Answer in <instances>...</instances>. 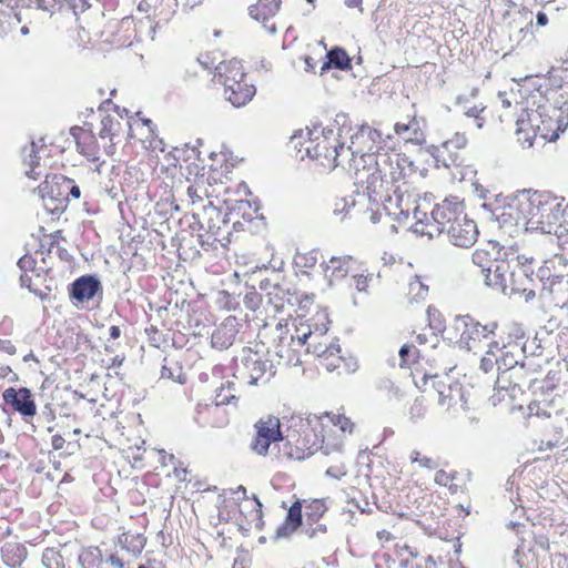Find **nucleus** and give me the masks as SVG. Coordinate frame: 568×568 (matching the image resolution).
<instances>
[{
    "label": "nucleus",
    "mask_w": 568,
    "mask_h": 568,
    "mask_svg": "<svg viewBox=\"0 0 568 568\" xmlns=\"http://www.w3.org/2000/svg\"><path fill=\"white\" fill-rule=\"evenodd\" d=\"M373 131L369 126H362L358 134L352 136L351 145L344 143L335 144V149L328 150V166H343L354 170L356 192L363 189L362 196L369 201L395 202L400 211L398 214H408L409 207L404 200L406 183L403 181L405 162L397 153L377 152L361 153L356 145L357 140L364 136L372 138Z\"/></svg>",
    "instance_id": "nucleus-1"
},
{
    "label": "nucleus",
    "mask_w": 568,
    "mask_h": 568,
    "mask_svg": "<svg viewBox=\"0 0 568 568\" xmlns=\"http://www.w3.org/2000/svg\"><path fill=\"white\" fill-rule=\"evenodd\" d=\"M460 216H466L463 206L458 202L445 200L437 204L428 217L426 213H422L419 207H414L413 217L416 220L414 230L417 233L433 237L435 234L447 232Z\"/></svg>",
    "instance_id": "nucleus-2"
},
{
    "label": "nucleus",
    "mask_w": 568,
    "mask_h": 568,
    "mask_svg": "<svg viewBox=\"0 0 568 568\" xmlns=\"http://www.w3.org/2000/svg\"><path fill=\"white\" fill-rule=\"evenodd\" d=\"M454 327L460 333L458 339L460 346L476 354L481 349V343L494 335L497 324L481 325L469 316H457L454 320Z\"/></svg>",
    "instance_id": "nucleus-3"
},
{
    "label": "nucleus",
    "mask_w": 568,
    "mask_h": 568,
    "mask_svg": "<svg viewBox=\"0 0 568 568\" xmlns=\"http://www.w3.org/2000/svg\"><path fill=\"white\" fill-rule=\"evenodd\" d=\"M324 513V505L320 500L306 501L297 499L293 503L286 513L282 528L276 532H294L298 528L312 526Z\"/></svg>",
    "instance_id": "nucleus-4"
},
{
    "label": "nucleus",
    "mask_w": 568,
    "mask_h": 568,
    "mask_svg": "<svg viewBox=\"0 0 568 568\" xmlns=\"http://www.w3.org/2000/svg\"><path fill=\"white\" fill-rule=\"evenodd\" d=\"M529 258L516 255L515 252L504 251L503 256L497 260L491 267V272H484L481 275L487 286L506 294L507 284L514 275L515 266H524Z\"/></svg>",
    "instance_id": "nucleus-5"
},
{
    "label": "nucleus",
    "mask_w": 568,
    "mask_h": 568,
    "mask_svg": "<svg viewBox=\"0 0 568 568\" xmlns=\"http://www.w3.org/2000/svg\"><path fill=\"white\" fill-rule=\"evenodd\" d=\"M499 229L510 237H516L527 232V222H525L519 197L509 199L501 206L491 211Z\"/></svg>",
    "instance_id": "nucleus-6"
},
{
    "label": "nucleus",
    "mask_w": 568,
    "mask_h": 568,
    "mask_svg": "<svg viewBox=\"0 0 568 568\" xmlns=\"http://www.w3.org/2000/svg\"><path fill=\"white\" fill-rule=\"evenodd\" d=\"M548 112L545 106L523 109L516 121L518 142L531 148L538 142V132Z\"/></svg>",
    "instance_id": "nucleus-7"
},
{
    "label": "nucleus",
    "mask_w": 568,
    "mask_h": 568,
    "mask_svg": "<svg viewBox=\"0 0 568 568\" xmlns=\"http://www.w3.org/2000/svg\"><path fill=\"white\" fill-rule=\"evenodd\" d=\"M295 336L284 328L281 324L276 326V342L273 345V352L285 365L297 366L302 364L301 349L295 345Z\"/></svg>",
    "instance_id": "nucleus-8"
},
{
    "label": "nucleus",
    "mask_w": 568,
    "mask_h": 568,
    "mask_svg": "<svg viewBox=\"0 0 568 568\" xmlns=\"http://www.w3.org/2000/svg\"><path fill=\"white\" fill-rule=\"evenodd\" d=\"M538 276L542 281L540 297L544 300L551 297L556 305L565 304V297L568 294V274L550 275V268L542 266L538 271Z\"/></svg>",
    "instance_id": "nucleus-9"
},
{
    "label": "nucleus",
    "mask_w": 568,
    "mask_h": 568,
    "mask_svg": "<svg viewBox=\"0 0 568 568\" xmlns=\"http://www.w3.org/2000/svg\"><path fill=\"white\" fill-rule=\"evenodd\" d=\"M448 226L449 229L446 233L454 245L468 247L476 242L478 235L477 225L467 216H460Z\"/></svg>",
    "instance_id": "nucleus-10"
},
{
    "label": "nucleus",
    "mask_w": 568,
    "mask_h": 568,
    "mask_svg": "<svg viewBox=\"0 0 568 568\" xmlns=\"http://www.w3.org/2000/svg\"><path fill=\"white\" fill-rule=\"evenodd\" d=\"M494 347L497 349L498 354V376L496 379V388L499 390H507V384H504V382L508 378V372L520 365L523 363L520 357L524 356L520 351L517 349V354H515L506 346L499 347L496 342H494Z\"/></svg>",
    "instance_id": "nucleus-11"
},
{
    "label": "nucleus",
    "mask_w": 568,
    "mask_h": 568,
    "mask_svg": "<svg viewBox=\"0 0 568 568\" xmlns=\"http://www.w3.org/2000/svg\"><path fill=\"white\" fill-rule=\"evenodd\" d=\"M559 214H561V202L556 199H542L538 230L557 236L558 229L560 227L558 226Z\"/></svg>",
    "instance_id": "nucleus-12"
},
{
    "label": "nucleus",
    "mask_w": 568,
    "mask_h": 568,
    "mask_svg": "<svg viewBox=\"0 0 568 568\" xmlns=\"http://www.w3.org/2000/svg\"><path fill=\"white\" fill-rule=\"evenodd\" d=\"M3 399L24 417H32L36 415V403L32 399L31 392L26 387L20 389H6L3 393Z\"/></svg>",
    "instance_id": "nucleus-13"
},
{
    "label": "nucleus",
    "mask_w": 568,
    "mask_h": 568,
    "mask_svg": "<svg viewBox=\"0 0 568 568\" xmlns=\"http://www.w3.org/2000/svg\"><path fill=\"white\" fill-rule=\"evenodd\" d=\"M240 323L235 316H227L213 332L211 343L219 349L229 348L239 333Z\"/></svg>",
    "instance_id": "nucleus-14"
},
{
    "label": "nucleus",
    "mask_w": 568,
    "mask_h": 568,
    "mask_svg": "<svg viewBox=\"0 0 568 568\" xmlns=\"http://www.w3.org/2000/svg\"><path fill=\"white\" fill-rule=\"evenodd\" d=\"M505 250L495 241L475 250L471 255L473 264L480 268V273L491 272L493 264L503 256Z\"/></svg>",
    "instance_id": "nucleus-15"
},
{
    "label": "nucleus",
    "mask_w": 568,
    "mask_h": 568,
    "mask_svg": "<svg viewBox=\"0 0 568 568\" xmlns=\"http://www.w3.org/2000/svg\"><path fill=\"white\" fill-rule=\"evenodd\" d=\"M215 77L224 88L235 85L237 81L244 80L245 73L239 60L223 61L216 67Z\"/></svg>",
    "instance_id": "nucleus-16"
},
{
    "label": "nucleus",
    "mask_w": 568,
    "mask_h": 568,
    "mask_svg": "<svg viewBox=\"0 0 568 568\" xmlns=\"http://www.w3.org/2000/svg\"><path fill=\"white\" fill-rule=\"evenodd\" d=\"M518 197L524 220L527 222V231L538 230L542 197L540 195L529 196L528 194H521Z\"/></svg>",
    "instance_id": "nucleus-17"
},
{
    "label": "nucleus",
    "mask_w": 568,
    "mask_h": 568,
    "mask_svg": "<svg viewBox=\"0 0 568 568\" xmlns=\"http://www.w3.org/2000/svg\"><path fill=\"white\" fill-rule=\"evenodd\" d=\"M255 87L246 83L244 80L237 81L235 85L224 88V98L233 106L240 108L250 102L255 95Z\"/></svg>",
    "instance_id": "nucleus-18"
},
{
    "label": "nucleus",
    "mask_w": 568,
    "mask_h": 568,
    "mask_svg": "<svg viewBox=\"0 0 568 568\" xmlns=\"http://www.w3.org/2000/svg\"><path fill=\"white\" fill-rule=\"evenodd\" d=\"M100 288L101 283L95 277L85 275L73 282L70 294L74 300L85 302L93 298Z\"/></svg>",
    "instance_id": "nucleus-19"
},
{
    "label": "nucleus",
    "mask_w": 568,
    "mask_h": 568,
    "mask_svg": "<svg viewBox=\"0 0 568 568\" xmlns=\"http://www.w3.org/2000/svg\"><path fill=\"white\" fill-rule=\"evenodd\" d=\"M242 364L248 374V384L256 385L257 381L266 373L271 365L267 361L261 359L256 353L248 352L241 358Z\"/></svg>",
    "instance_id": "nucleus-20"
},
{
    "label": "nucleus",
    "mask_w": 568,
    "mask_h": 568,
    "mask_svg": "<svg viewBox=\"0 0 568 568\" xmlns=\"http://www.w3.org/2000/svg\"><path fill=\"white\" fill-rule=\"evenodd\" d=\"M351 261L352 258L349 256H333L325 265H322L324 273L331 283L334 280L344 278L349 273Z\"/></svg>",
    "instance_id": "nucleus-21"
},
{
    "label": "nucleus",
    "mask_w": 568,
    "mask_h": 568,
    "mask_svg": "<svg viewBox=\"0 0 568 568\" xmlns=\"http://www.w3.org/2000/svg\"><path fill=\"white\" fill-rule=\"evenodd\" d=\"M256 435L260 437L273 439L276 442L283 440V435L281 432V423L280 419L275 416H266L261 418L255 424Z\"/></svg>",
    "instance_id": "nucleus-22"
},
{
    "label": "nucleus",
    "mask_w": 568,
    "mask_h": 568,
    "mask_svg": "<svg viewBox=\"0 0 568 568\" xmlns=\"http://www.w3.org/2000/svg\"><path fill=\"white\" fill-rule=\"evenodd\" d=\"M281 6V0H257L250 7V16L256 21L265 22L274 17Z\"/></svg>",
    "instance_id": "nucleus-23"
},
{
    "label": "nucleus",
    "mask_w": 568,
    "mask_h": 568,
    "mask_svg": "<svg viewBox=\"0 0 568 568\" xmlns=\"http://www.w3.org/2000/svg\"><path fill=\"white\" fill-rule=\"evenodd\" d=\"M60 181H64L63 175L45 176V180L38 187L40 199L44 201L48 197L54 203L58 196L62 194V191H60Z\"/></svg>",
    "instance_id": "nucleus-24"
},
{
    "label": "nucleus",
    "mask_w": 568,
    "mask_h": 568,
    "mask_svg": "<svg viewBox=\"0 0 568 568\" xmlns=\"http://www.w3.org/2000/svg\"><path fill=\"white\" fill-rule=\"evenodd\" d=\"M22 158L24 165L30 168L28 171H26V174L33 180L39 179L42 175V171L39 156L37 155L34 142H31L30 145L23 148Z\"/></svg>",
    "instance_id": "nucleus-25"
},
{
    "label": "nucleus",
    "mask_w": 568,
    "mask_h": 568,
    "mask_svg": "<svg viewBox=\"0 0 568 568\" xmlns=\"http://www.w3.org/2000/svg\"><path fill=\"white\" fill-rule=\"evenodd\" d=\"M306 351L308 353L314 354L315 356L326 361L329 359L331 356H334L335 354L341 353V347L338 344L331 343L327 344L326 342H321L318 339H312L306 345Z\"/></svg>",
    "instance_id": "nucleus-26"
},
{
    "label": "nucleus",
    "mask_w": 568,
    "mask_h": 568,
    "mask_svg": "<svg viewBox=\"0 0 568 568\" xmlns=\"http://www.w3.org/2000/svg\"><path fill=\"white\" fill-rule=\"evenodd\" d=\"M560 123L554 115H547L538 132V142L545 144L547 141H556L559 138Z\"/></svg>",
    "instance_id": "nucleus-27"
},
{
    "label": "nucleus",
    "mask_w": 568,
    "mask_h": 568,
    "mask_svg": "<svg viewBox=\"0 0 568 568\" xmlns=\"http://www.w3.org/2000/svg\"><path fill=\"white\" fill-rule=\"evenodd\" d=\"M326 58L327 61L323 63L322 72L329 69L331 65H334L339 70H346L351 68V59L347 55V53L341 48H335L328 51Z\"/></svg>",
    "instance_id": "nucleus-28"
},
{
    "label": "nucleus",
    "mask_w": 568,
    "mask_h": 568,
    "mask_svg": "<svg viewBox=\"0 0 568 568\" xmlns=\"http://www.w3.org/2000/svg\"><path fill=\"white\" fill-rule=\"evenodd\" d=\"M323 139L318 141L316 144L313 145V142H311L310 145L305 148L306 153L308 156L314 159H323L322 164L325 166H328V150L327 149H335V144H331L328 141V136L325 134V131H323Z\"/></svg>",
    "instance_id": "nucleus-29"
},
{
    "label": "nucleus",
    "mask_w": 568,
    "mask_h": 568,
    "mask_svg": "<svg viewBox=\"0 0 568 568\" xmlns=\"http://www.w3.org/2000/svg\"><path fill=\"white\" fill-rule=\"evenodd\" d=\"M236 400L235 384L233 382L223 383L215 390L214 403L216 406L227 405Z\"/></svg>",
    "instance_id": "nucleus-30"
},
{
    "label": "nucleus",
    "mask_w": 568,
    "mask_h": 568,
    "mask_svg": "<svg viewBox=\"0 0 568 568\" xmlns=\"http://www.w3.org/2000/svg\"><path fill=\"white\" fill-rule=\"evenodd\" d=\"M487 346L488 349L480 357L479 368L486 374L494 371L498 373V354L497 349L494 347V342H489Z\"/></svg>",
    "instance_id": "nucleus-31"
},
{
    "label": "nucleus",
    "mask_w": 568,
    "mask_h": 568,
    "mask_svg": "<svg viewBox=\"0 0 568 568\" xmlns=\"http://www.w3.org/2000/svg\"><path fill=\"white\" fill-rule=\"evenodd\" d=\"M122 123L116 119L108 115L101 121V130L99 132L101 138H109L111 141L114 136L119 135Z\"/></svg>",
    "instance_id": "nucleus-32"
},
{
    "label": "nucleus",
    "mask_w": 568,
    "mask_h": 568,
    "mask_svg": "<svg viewBox=\"0 0 568 568\" xmlns=\"http://www.w3.org/2000/svg\"><path fill=\"white\" fill-rule=\"evenodd\" d=\"M428 294V286L419 277L415 276L408 284V297L410 302L424 301Z\"/></svg>",
    "instance_id": "nucleus-33"
},
{
    "label": "nucleus",
    "mask_w": 568,
    "mask_h": 568,
    "mask_svg": "<svg viewBox=\"0 0 568 568\" xmlns=\"http://www.w3.org/2000/svg\"><path fill=\"white\" fill-rule=\"evenodd\" d=\"M295 336V345L298 347H304L308 344L312 339H318L322 338V334H317L315 332H312L308 325H301L300 327H296V335Z\"/></svg>",
    "instance_id": "nucleus-34"
},
{
    "label": "nucleus",
    "mask_w": 568,
    "mask_h": 568,
    "mask_svg": "<svg viewBox=\"0 0 568 568\" xmlns=\"http://www.w3.org/2000/svg\"><path fill=\"white\" fill-rule=\"evenodd\" d=\"M526 374L527 372L524 363L515 367L513 371L510 369L508 372V378L504 382V384H507V389L510 387H520V383L525 379Z\"/></svg>",
    "instance_id": "nucleus-35"
},
{
    "label": "nucleus",
    "mask_w": 568,
    "mask_h": 568,
    "mask_svg": "<svg viewBox=\"0 0 568 568\" xmlns=\"http://www.w3.org/2000/svg\"><path fill=\"white\" fill-rule=\"evenodd\" d=\"M467 138L465 136L464 133H455V135L452 139L443 142L442 149L443 151H447L448 153L454 154L457 151L465 148Z\"/></svg>",
    "instance_id": "nucleus-36"
},
{
    "label": "nucleus",
    "mask_w": 568,
    "mask_h": 568,
    "mask_svg": "<svg viewBox=\"0 0 568 568\" xmlns=\"http://www.w3.org/2000/svg\"><path fill=\"white\" fill-rule=\"evenodd\" d=\"M356 195H357V200L355 199H352L351 202L347 201V199H342L341 201L336 202L335 203V209H334V213L335 214H339L344 211H346L347 207L349 206H355L357 204L359 205H363L366 201L367 202H371L367 196L366 197H363L362 195H358V193L355 191ZM363 193V189L359 187V194ZM373 203H377L378 201H372Z\"/></svg>",
    "instance_id": "nucleus-37"
},
{
    "label": "nucleus",
    "mask_w": 568,
    "mask_h": 568,
    "mask_svg": "<svg viewBox=\"0 0 568 568\" xmlns=\"http://www.w3.org/2000/svg\"><path fill=\"white\" fill-rule=\"evenodd\" d=\"M278 442L260 437L258 435L255 436L254 440L251 444V448L261 456H266L268 454V450L272 445L276 446Z\"/></svg>",
    "instance_id": "nucleus-38"
},
{
    "label": "nucleus",
    "mask_w": 568,
    "mask_h": 568,
    "mask_svg": "<svg viewBox=\"0 0 568 568\" xmlns=\"http://www.w3.org/2000/svg\"><path fill=\"white\" fill-rule=\"evenodd\" d=\"M558 233L557 237L560 241L561 245H568V215H567V205L565 207L561 206V214H559L558 222Z\"/></svg>",
    "instance_id": "nucleus-39"
},
{
    "label": "nucleus",
    "mask_w": 568,
    "mask_h": 568,
    "mask_svg": "<svg viewBox=\"0 0 568 568\" xmlns=\"http://www.w3.org/2000/svg\"><path fill=\"white\" fill-rule=\"evenodd\" d=\"M331 422L333 423L334 426H337L342 433H353V428L355 425L346 416L339 414H332Z\"/></svg>",
    "instance_id": "nucleus-40"
},
{
    "label": "nucleus",
    "mask_w": 568,
    "mask_h": 568,
    "mask_svg": "<svg viewBox=\"0 0 568 568\" xmlns=\"http://www.w3.org/2000/svg\"><path fill=\"white\" fill-rule=\"evenodd\" d=\"M454 477L445 470H438L435 475V483L439 486L448 487L452 491H456L457 486L453 484Z\"/></svg>",
    "instance_id": "nucleus-41"
},
{
    "label": "nucleus",
    "mask_w": 568,
    "mask_h": 568,
    "mask_svg": "<svg viewBox=\"0 0 568 568\" xmlns=\"http://www.w3.org/2000/svg\"><path fill=\"white\" fill-rule=\"evenodd\" d=\"M426 414V407L422 399L416 398L410 406L409 417L413 422L422 419Z\"/></svg>",
    "instance_id": "nucleus-42"
},
{
    "label": "nucleus",
    "mask_w": 568,
    "mask_h": 568,
    "mask_svg": "<svg viewBox=\"0 0 568 568\" xmlns=\"http://www.w3.org/2000/svg\"><path fill=\"white\" fill-rule=\"evenodd\" d=\"M205 194L206 190L197 184L187 187V195L193 205L196 203H202Z\"/></svg>",
    "instance_id": "nucleus-43"
},
{
    "label": "nucleus",
    "mask_w": 568,
    "mask_h": 568,
    "mask_svg": "<svg viewBox=\"0 0 568 568\" xmlns=\"http://www.w3.org/2000/svg\"><path fill=\"white\" fill-rule=\"evenodd\" d=\"M61 189L67 191L68 195H71L75 200H78L81 195L79 186L72 184V181L67 178H64V181H60V190Z\"/></svg>",
    "instance_id": "nucleus-44"
},
{
    "label": "nucleus",
    "mask_w": 568,
    "mask_h": 568,
    "mask_svg": "<svg viewBox=\"0 0 568 568\" xmlns=\"http://www.w3.org/2000/svg\"><path fill=\"white\" fill-rule=\"evenodd\" d=\"M412 463H418L424 468H434L435 463L433 459L428 457H420V453L417 450H413L410 454Z\"/></svg>",
    "instance_id": "nucleus-45"
},
{
    "label": "nucleus",
    "mask_w": 568,
    "mask_h": 568,
    "mask_svg": "<svg viewBox=\"0 0 568 568\" xmlns=\"http://www.w3.org/2000/svg\"><path fill=\"white\" fill-rule=\"evenodd\" d=\"M346 473H347V469L343 463H341L338 465L329 466L326 469V475L329 477L336 478V479L342 478L343 476L346 475Z\"/></svg>",
    "instance_id": "nucleus-46"
},
{
    "label": "nucleus",
    "mask_w": 568,
    "mask_h": 568,
    "mask_svg": "<svg viewBox=\"0 0 568 568\" xmlns=\"http://www.w3.org/2000/svg\"><path fill=\"white\" fill-rule=\"evenodd\" d=\"M295 263L300 266L312 267L316 264V257L313 255H296Z\"/></svg>",
    "instance_id": "nucleus-47"
},
{
    "label": "nucleus",
    "mask_w": 568,
    "mask_h": 568,
    "mask_svg": "<svg viewBox=\"0 0 568 568\" xmlns=\"http://www.w3.org/2000/svg\"><path fill=\"white\" fill-rule=\"evenodd\" d=\"M342 362V357L339 356V354H335L334 356H331L329 359H322V365L327 369V371H334L336 368L339 367V363Z\"/></svg>",
    "instance_id": "nucleus-48"
},
{
    "label": "nucleus",
    "mask_w": 568,
    "mask_h": 568,
    "mask_svg": "<svg viewBox=\"0 0 568 568\" xmlns=\"http://www.w3.org/2000/svg\"><path fill=\"white\" fill-rule=\"evenodd\" d=\"M354 282V286L358 292H365L368 287L367 276L364 275H353L352 277Z\"/></svg>",
    "instance_id": "nucleus-49"
},
{
    "label": "nucleus",
    "mask_w": 568,
    "mask_h": 568,
    "mask_svg": "<svg viewBox=\"0 0 568 568\" xmlns=\"http://www.w3.org/2000/svg\"><path fill=\"white\" fill-rule=\"evenodd\" d=\"M412 351V347L408 346V345H403L399 349V356H400V366L403 367L404 365L408 364V361H407V356L408 354L410 353Z\"/></svg>",
    "instance_id": "nucleus-50"
},
{
    "label": "nucleus",
    "mask_w": 568,
    "mask_h": 568,
    "mask_svg": "<svg viewBox=\"0 0 568 568\" xmlns=\"http://www.w3.org/2000/svg\"><path fill=\"white\" fill-rule=\"evenodd\" d=\"M64 438L61 435L52 436L51 445L54 450H60L64 446Z\"/></svg>",
    "instance_id": "nucleus-51"
},
{
    "label": "nucleus",
    "mask_w": 568,
    "mask_h": 568,
    "mask_svg": "<svg viewBox=\"0 0 568 568\" xmlns=\"http://www.w3.org/2000/svg\"><path fill=\"white\" fill-rule=\"evenodd\" d=\"M485 108H479L477 105L473 106V108H469L465 114L468 116V118H474V119H478V116L484 112Z\"/></svg>",
    "instance_id": "nucleus-52"
},
{
    "label": "nucleus",
    "mask_w": 568,
    "mask_h": 568,
    "mask_svg": "<svg viewBox=\"0 0 568 568\" xmlns=\"http://www.w3.org/2000/svg\"><path fill=\"white\" fill-rule=\"evenodd\" d=\"M133 539L135 541L134 546H133V551L134 552H140L142 550V548L144 547V540L143 538L141 537V535H136V536H133Z\"/></svg>",
    "instance_id": "nucleus-53"
},
{
    "label": "nucleus",
    "mask_w": 568,
    "mask_h": 568,
    "mask_svg": "<svg viewBox=\"0 0 568 568\" xmlns=\"http://www.w3.org/2000/svg\"><path fill=\"white\" fill-rule=\"evenodd\" d=\"M548 23V17L545 12L539 11L536 16V24L538 27H545Z\"/></svg>",
    "instance_id": "nucleus-54"
},
{
    "label": "nucleus",
    "mask_w": 568,
    "mask_h": 568,
    "mask_svg": "<svg viewBox=\"0 0 568 568\" xmlns=\"http://www.w3.org/2000/svg\"><path fill=\"white\" fill-rule=\"evenodd\" d=\"M450 395L445 394L443 390H438V403L439 405H449Z\"/></svg>",
    "instance_id": "nucleus-55"
},
{
    "label": "nucleus",
    "mask_w": 568,
    "mask_h": 568,
    "mask_svg": "<svg viewBox=\"0 0 568 568\" xmlns=\"http://www.w3.org/2000/svg\"><path fill=\"white\" fill-rule=\"evenodd\" d=\"M31 264H32V258H31V257H29V256H23V257H21V258L19 260V262H18V265H19V266H20V268H22V270H24V268H27V267L31 266Z\"/></svg>",
    "instance_id": "nucleus-56"
},
{
    "label": "nucleus",
    "mask_w": 568,
    "mask_h": 568,
    "mask_svg": "<svg viewBox=\"0 0 568 568\" xmlns=\"http://www.w3.org/2000/svg\"><path fill=\"white\" fill-rule=\"evenodd\" d=\"M552 112H554V119H557L560 123V132H564L566 130V128L568 126V122H565V120L560 118V115L558 114L559 112L557 110L552 109Z\"/></svg>",
    "instance_id": "nucleus-57"
},
{
    "label": "nucleus",
    "mask_w": 568,
    "mask_h": 568,
    "mask_svg": "<svg viewBox=\"0 0 568 568\" xmlns=\"http://www.w3.org/2000/svg\"><path fill=\"white\" fill-rule=\"evenodd\" d=\"M20 283L22 287L31 291V277L27 274L20 276Z\"/></svg>",
    "instance_id": "nucleus-58"
},
{
    "label": "nucleus",
    "mask_w": 568,
    "mask_h": 568,
    "mask_svg": "<svg viewBox=\"0 0 568 568\" xmlns=\"http://www.w3.org/2000/svg\"><path fill=\"white\" fill-rule=\"evenodd\" d=\"M109 332H110V337H111V338H113V339L119 338V337H120V335H121V329H120V327H119V326H115V325L111 326V327H110V329H109Z\"/></svg>",
    "instance_id": "nucleus-59"
},
{
    "label": "nucleus",
    "mask_w": 568,
    "mask_h": 568,
    "mask_svg": "<svg viewBox=\"0 0 568 568\" xmlns=\"http://www.w3.org/2000/svg\"><path fill=\"white\" fill-rule=\"evenodd\" d=\"M523 294H524V298H525V302H530L535 298L536 296V293L534 290H524L523 291Z\"/></svg>",
    "instance_id": "nucleus-60"
},
{
    "label": "nucleus",
    "mask_w": 568,
    "mask_h": 568,
    "mask_svg": "<svg viewBox=\"0 0 568 568\" xmlns=\"http://www.w3.org/2000/svg\"><path fill=\"white\" fill-rule=\"evenodd\" d=\"M10 374H12V371L9 366H2L0 367V378H6L8 377Z\"/></svg>",
    "instance_id": "nucleus-61"
},
{
    "label": "nucleus",
    "mask_w": 568,
    "mask_h": 568,
    "mask_svg": "<svg viewBox=\"0 0 568 568\" xmlns=\"http://www.w3.org/2000/svg\"><path fill=\"white\" fill-rule=\"evenodd\" d=\"M407 130H408V125L407 124L396 123V125H395V131H396L397 134H403Z\"/></svg>",
    "instance_id": "nucleus-62"
},
{
    "label": "nucleus",
    "mask_w": 568,
    "mask_h": 568,
    "mask_svg": "<svg viewBox=\"0 0 568 568\" xmlns=\"http://www.w3.org/2000/svg\"><path fill=\"white\" fill-rule=\"evenodd\" d=\"M362 3V0H345V4L348 8H358Z\"/></svg>",
    "instance_id": "nucleus-63"
},
{
    "label": "nucleus",
    "mask_w": 568,
    "mask_h": 568,
    "mask_svg": "<svg viewBox=\"0 0 568 568\" xmlns=\"http://www.w3.org/2000/svg\"><path fill=\"white\" fill-rule=\"evenodd\" d=\"M2 344H6L3 345V349L9 353V354H13L16 352V348L12 344H10L9 342H1Z\"/></svg>",
    "instance_id": "nucleus-64"
}]
</instances>
